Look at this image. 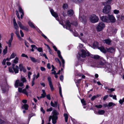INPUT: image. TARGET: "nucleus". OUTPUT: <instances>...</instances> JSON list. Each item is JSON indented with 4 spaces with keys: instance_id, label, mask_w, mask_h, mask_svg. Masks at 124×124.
<instances>
[{
    "instance_id": "nucleus-1",
    "label": "nucleus",
    "mask_w": 124,
    "mask_h": 124,
    "mask_svg": "<svg viewBox=\"0 0 124 124\" xmlns=\"http://www.w3.org/2000/svg\"><path fill=\"white\" fill-rule=\"evenodd\" d=\"M52 114H53V115L50 116L49 117V121L50 122L52 119V123L55 124L56 123V120L58 118L57 116L58 115V113L56 110H54L53 111Z\"/></svg>"
},
{
    "instance_id": "nucleus-2",
    "label": "nucleus",
    "mask_w": 124,
    "mask_h": 124,
    "mask_svg": "<svg viewBox=\"0 0 124 124\" xmlns=\"http://www.w3.org/2000/svg\"><path fill=\"white\" fill-rule=\"evenodd\" d=\"M89 19L90 21L93 23L98 22L99 20L98 17L94 14H93L90 16Z\"/></svg>"
},
{
    "instance_id": "nucleus-3",
    "label": "nucleus",
    "mask_w": 124,
    "mask_h": 124,
    "mask_svg": "<svg viewBox=\"0 0 124 124\" xmlns=\"http://www.w3.org/2000/svg\"><path fill=\"white\" fill-rule=\"evenodd\" d=\"M105 24L102 22H100L98 24L96 29L98 31H100L103 30L105 27Z\"/></svg>"
},
{
    "instance_id": "nucleus-4",
    "label": "nucleus",
    "mask_w": 124,
    "mask_h": 124,
    "mask_svg": "<svg viewBox=\"0 0 124 124\" xmlns=\"http://www.w3.org/2000/svg\"><path fill=\"white\" fill-rule=\"evenodd\" d=\"M81 53H78L79 56L83 58H85L86 56H90V53L87 51H85L84 50H82L81 51Z\"/></svg>"
},
{
    "instance_id": "nucleus-5",
    "label": "nucleus",
    "mask_w": 124,
    "mask_h": 124,
    "mask_svg": "<svg viewBox=\"0 0 124 124\" xmlns=\"http://www.w3.org/2000/svg\"><path fill=\"white\" fill-rule=\"evenodd\" d=\"M111 9V7L110 5H106L103 8V12L106 14H108L110 12Z\"/></svg>"
},
{
    "instance_id": "nucleus-6",
    "label": "nucleus",
    "mask_w": 124,
    "mask_h": 124,
    "mask_svg": "<svg viewBox=\"0 0 124 124\" xmlns=\"http://www.w3.org/2000/svg\"><path fill=\"white\" fill-rule=\"evenodd\" d=\"M14 28L16 29L15 31V33L17 36L18 39L20 41L22 40V39L19 33V29L18 26L14 27Z\"/></svg>"
},
{
    "instance_id": "nucleus-7",
    "label": "nucleus",
    "mask_w": 124,
    "mask_h": 124,
    "mask_svg": "<svg viewBox=\"0 0 124 124\" xmlns=\"http://www.w3.org/2000/svg\"><path fill=\"white\" fill-rule=\"evenodd\" d=\"M100 20L103 22L108 23V16H102L100 17Z\"/></svg>"
},
{
    "instance_id": "nucleus-8",
    "label": "nucleus",
    "mask_w": 124,
    "mask_h": 124,
    "mask_svg": "<svg viewBox=\"0 0 124 124\" xmlns=\"http://www.w3.org/2000/svg\"><path fill=\"white\" fill-rule=\"evenodd\" d=\"M108 23L111 22L114 23L116 21V19L113 15H108Z\"/></svg>"
},
{
    "instance_id": "nucleus-9",
    "label": "nucleus",
    "mask_w": 124,
    "mask_h": 124,
    "mask_svg": "<svg viewBox=\"0 0 124 124\" xmlns=\"http://www.w3.org/2000/svg\"><path fill=\"white\" fill-rule=\"evenodd\" d=\"M23 85V82H20V81L19 80H16L15 82V86L16 88H17L18 86L22 87Z\"/></svg>"
},
{
    "instance_id": "nucleus-10",
    "label": "nucleus",
    "mask_w": 124,
    "mask_h": 124,
    "mask_svg": "<svg viewBox=\"0 0 124 124\" xmlns=\"http://www.w3.org/2000/svg\"><path fill=\"white\" fill-rule=\"evenodd\" d=\"M50 11L52 16L55 17L56 18V20L58 21V19L57 18L58 17V14L54 12V10L50 8Z\"/></svg>"
},
{
    "instance_id": "nucleus-11",
    "label": "nucleus",
    "mask_w": 124,
    "mask_h": 124,
    "mask_svg": "<svg viewBox=\"0 0 124 124\" xmlns=\"http://www.w3.org/2000/svg\"><path fill=\"white\" fill-rule=\"evenodd\" d=\"M17 23L20 29L26 31H28V29L26 27L23 25L20 21H18Z\"/></svg>"
},
{
    "instance_id": "nucleus-12",
    "label": "nucleus",
    "mask_w": 124,
    "mask_h": 124,
    "mask_svg": "<svg viewBox=\"0 0 124 124\" xmlns=\"http://www.w3.org/2000/svg\"><path fill=\"white\" fill-rule=\"evenodd\" d=\"M14 33H12L11 34V38L9 40L8 42H6L7 44L8 45V46L10 47L11 46V43L13 39V37L14 36Z\"/></svg>"
},
{
    "instance_id": "nucleus-13",
    "label": "nucleus",
    "mask_w": 124,
    "mask_h": 124,
    "mask_svg": "<svg viewBox=\"0 0 124 124\" xmlns=\"http://www.w3.org/2000/svg\"><path fill=\"white\" fill-rule=\"evenodd\" d=\"M51 105L53 107H58V108L59 109V105L58 104V103L57 101H54V103L52 101H51L50 103Z\"/></svg>"
},
{
    "instance_id": "nucleus-14",
    "label": "nucleus",
    "mask_w": 124,
    "mask_h": 124,
    "mask_svg": "<svg viewBox=\"0 0 124 124\" xmlns=\"http://www.w3.org/2000/svg\"><path fill=\"white\" fill-rule=\"evenodd\" d=\"M66 25L64 26L63 27L65 28L66 27V28L68 29H69L71 27V24L70 23L68 20H67L65 23Z\"/></svg>"
},
{
    "instance_id": "nucleus-15",
    "label": "nucleus",
    "mask_w": 124,
    "mask_h": 124,
    "mask_svg": "<svg viewBox=\"0 0 124 124\" xmlns=\"http://www.w3.org/2000/svg\"><path fill=\"white\" fill-rule=\"evenodd\" d=\"M19 67L20 71H23L24 72H25L26 71V70L23 67V64H20L19 65Z\"/></svg>"
},
{
    "instance_id": "nucleus-16",
    "label": "nucleus",
    "mask_w": 124,
    "mask_h": 124,
    "mask_svg": "<svg viewBox=\"0 0 124 124\" xmlns=\"http://www.w3.org/2000/svg\"><path fill=\"white\" fill-rule=\"evenodd\" d=\"M19 69V68L18 66L17 65L15 67H13V69L14 70V72H15V74L18 73Z\"/></svg>"
},
{
    "instance_id": "nucleus-17",
    "label": "nucleus",
    "mask_w": 124,
    "mask_h": 124,
    "mask_svg": "<svg viewBox=\"0 0 124 124\" xmlns=\"http://www.w3.org/2000/svg\"><path fill=\"white\" fill-rule=\"evenodd\" d=\"M104 43H106L108 45H109L111 42V41L109 39L103 40L102 41Z\"/></svg>"
},
{
    "instance_id": "nucleus-18",
    "label": "nucleus",
    "mask_w": 124,
    "mask_h": 124,
    "mask_svg": "<svg viewBox=\"0 0 124 124\" xmlns=\"http://www.w3.org/2000/svg\"><path fill=\"white\" fill-rule=\"evenodd\" d=\"M92 58L95 59H98L99 58L101 59L102 58L100 57L97 55H92L91 56Z\"/></svg>"
},
{
    "instance_id": "nucleus-19",
    "label": "nucleus",
    "mask_w": 124,
    "mask_h": 124,
    "mask_svg": "<svg viewBox=\"0 0 124 124\" xmlns=\"http://www.w3.org/2000/svg\"><path fill=\"white\" fill-rule=\"evenodd\" d=\"M67 13L68 15L70 16L72 15L74 13V12L72 10H69L68 11Z\"/></svg>"
},
{
    "instance_id": "nucleus-20",
    "label": "nucleus",
    "mask_w": 124,
    "mask_h": 124,
    "mask_svg": "<svg viewBox=\"0 0 124 124\" xmlns=\"http://www.w3.org/2000/svg\"><path fill=\"white\" fill-rule=\"evenodd\" d=\"M105 113V111L104 110H100L98 111V113L100 115H103Z\"/></svg>"
},
{
    "instance_id": "nucleus-21",
    "label": "nucleus",
    "mask_w": 124,
    "mask_h": 124,
    "mask_svg": "<svg viewBox=\"0 0 124 124\" xmlns=\"http://www.w3.org/2000/svg\"><path fill=\"white\" fill-rule=\"evenodd\" d=\"M107 51L110 53H112L114 52L115 50L114 48L112 47H110L107 50Z\"/></svg>"
},
{
    "instance_id": "nucleus-22",
    "label": "nucleus",
    "mask_w": 124,
    "mask_h": 124,
    "mask_svg": "<svg viewBox=\"0 0 124 124\" xmlns=\"http://www.w3.org/2000/svg\"><path fill=\"white\" fill-rule=\"evenodd\" d=\"M28 105L26 104H24L22 107V108L23 109H24L25 110H27L28 109Z\"/></svg>"
},
{
    "instance_id": "nucleus-23",
    "label": "nucleus",
    "mask_w": 124,
    "mask_h": 124,
    "mask_svg": "<svg viewBox=\"0 0 124 124\" xmlns=\"http://www.w3.org/2000/svg\"><path fill=\"white\" fill-rule=\"evenodd\" d=\"M29 26L32 28L36 29V27L34 25L33 23L31 21H29L28 23Z\"/></svg>"
},
{
    "instance_id": "nucleus-24",
    "label": "nucleus",
    "mask_w": 124,
    "mask_h": 124,
    "mask_svg": "<svg viewBox=\"0 0 124 124\" xmlns=\"http://www.w3.org/2000/svg\"><path fill=\"white\" fill-rule=\"evenodd\" d=\"M19 59V58L17 57H16L13 60V63L15 64H16L18 62Z\"/></svg>"
},
{
    "instance_id": "nucleus-25",
    "label": "nucleus",
    "mask_w": 124,
    "mask_h": 124,
    "mask_svg": "<svg viewBox=\"0 0 124 124\" xmlns=\"http://www.w3.org/2000/svg\"><path fill=\"white\" fill-rule=\"evenodd\" d=\"M98 42L96 41L94 42L93 44V46L94 48L96 47H98Z\"/></svg>"
},
{
    "instance_id": "nucleus-26",
    "label": "nucleus",
    "mask_w": 124,
    "mask_h": 124,
    "mask_svg": "<svg viewBox=\"0 0 124 124\" xmlns=\"http://www.w3.org/2000/svg\"><path fill=\"white\" fill-rule=\"evenodd\" d=\"M30 58L31 61L33 62H37V60L36 59L31 56L30 57Z\"/></svg>"
},
{
    "instance_id": "nucleus-27",
    "label": "nucleus",
    "mask_w": 124,
    "mask_h": 124,
    "mask_svg": "<svg viewBox=\"0 0 124 124\" xmlns=\"http://www.w3.org/2000/svg\"><path fill=\"white\" fill-rule=\"evenodd\" d=\"M64 116L65 117V121L66 122H67L68 121V115L66 113L64 114Z\"/></svg>"
},
{
    "instance_id": "nucleus-28",
    "label": "nucleus",
    "mask_w": 124,
    "mask_h": 124,
    "mask_svg": "<svg viewBox=\"0 0 124 124\" xmlns=\"http://www.w3.org/2000/svg\"><path fill=\"white\" fill-rule=\"evenodd\" d=\"M16 55V54L14 53H12L10 56V59H13L14 58Z\"/></svg>"
},
{
    "instance_id": "nucleus-29",
    "label": "nucleus",
    "mask_w": 124,
    "mask_h": 124,
    "mask_svg": "<svg viewBox=\"0 0 124 124\" xmlns=\"http://www.w3.org/2000/svg\"><path fill=\"white\" fill-rule=\"evenodd\" d=\"M112 0H107L106 2L104 3L103 4L104 5H105L107 4H110Z\"/></svg>"
},
{
    "instance_id": "nucleus-30",
    "label": "nucleus",
    "mask_w": 124,
    "mask_h": 124,
    "mask_svg": "<svg viewBox=\"0 0 124 124\" xmlns=\"http://www.w3.org/2000/svg\"><path fill=\"white\" fill-rule=\"evenodd\" d=\"M22 93L24 94L27 96L28 95V92L26 91V89H24L23 90Z\"/></svg>"
},
{
    "instance_id": "nucleus-31",
    "label": "nucleus",
    "mask_w": 124,
    "mask_h": 124,
    "mask_svg": "<svg viewBox=\"0 0 124 124\" xmlns=\"http://www.w3.org/2000/svg\"><path fill=\"white\" fill-rule=\"evenodd\" d=\"M99 48L101 52L103 53H105V50L103 47H99Z\"/></svg>"
},
{
    "instance_id": "nucleus-32",
    "label": "nucleus",
    "mask_w": 124,
    "mask_h": 124,
    "mask_svg": "<svg viewBox=\"0 0 124 124\" xmlns=\"http://www.w3.org/2000/svg\"><path fill=\"white\" fill-rule=\"evenodd\" d=\"M116 105L115 104L112 102H110L108 103V106L109 107H111L112 106H114Z\"/></svg>"
},
{
    "instance_id": "nucleus-33",
    "label": "nucleus",
    "mask_w": 124,
    "mask_h": 124,
    "mask_svg": "<svg viewBox=\"0 0 124 124\" xmlns=\"http://www.w3.org/2000/svg\"><path fill=\"white\" fill-rule=\"evenodd\" d=\"M103 62L101 61L99 62V64L101 65H103L105 63V61L103 59Z\"/></svg>"
},
{
    "instance_id": "nucleus-34",
    "label": "nucleus",
    "mask_w": 124,
    "mask_h": 124,
    "mask_svg": "<svg viewBox=\"0 0 124 124\" xmlns=\"http://www.w3.org/2000/svg\"><path fill=\"white\" fill-rule=\"evenodd\" d=\"M13 24L14 27L18 26L17 23L16 22V19H13Z\"/></svg>"
},
{
    "instance_id": "nucleus-35",
    "label": "nucleus",
    "mask_w": 124,
    "mask_h": 124,
    "mask_svg": "<svg viewBox=\"0 0 124 124\" xmlns=\"http://www.w3.org/2000/svg\"><path fill=\"white\" fill-rule=\"evenodd\" d=\"M34 77L33 78L32 82V86H33L34 85V83H35L34 81H35V75H34Z\"/></svg>"
},
{
    "instance_id": "nucleus-36",
    "label": "nucleus",
    "mask_w": 124,
    "mask_h": 124,
    "mask_svg": "<svg viewBox=\"0 0 124 124\" xmlns=\"http://www.w3.org/2000/svg\"><path fill=\"white\" fill-rule=\"evenodd\" d=\"M7 47L6 46L4 50L3 51L4 55H5L6 54L7 52Z\"/></svg>"
},
{
    "instance_id": "nucleus-37",
    "label": "nucleus",
    "mask_w": 124,
    "mask_h": 124,
    "mask_svg": "<svg viewBox=\"0 0 124 124\" xmlns=\"http://www.w3.org/2000/svg\"><path fill=\"white\" fill-rule=\"evenodd\" d=\"M57 53L58 54V56L60 58H62V56H61V52L59 50H57Z\"/></svg>"
},
{
    "instance_id": "nucleus-38",
    "label": "nucleus",
    "mask_w": 124,
    "mask_h": 124,
    "mask_svg": "<svg viewBox=\"0 0 124 124\" xmlns=\"http://www.w3.org/2000/svg\"><path fill=\"white\" fill-rule=\"evenodd\" d=\"M59 94L61 97H62V89L61 87H59Z\"/></svg>"
},
{
    "instance_id": "nucleus-39",
    "label": "nucleus",
    "mask_w": 124,
    "mask_h": 124,
    "mask_svg": "<svg viewBox=\"0 0 124 124\" xmlns=\"http://www.w3.org/2000/svg\"><path fill=\"white\" fill-rule=\"evenodd\" d=\"M2 90L4 92L6 91V86L4 85H2L1 86Z\"/></svg>"
},
{
    "instance_id": "nucleus-40",
    "label": "nucleus",
    "mask_w": 124,
    "mask_h": 124,
    "mask_svg": "<svg viewBox=\"0 0 124 124\" xmlns=\"http://www.w3.org/2000/svg\"><path fill=\"white\" fill-rule=\"evenodd\" d=\"M49 85L50 86V88H51V90L52 91L54 89V88L53 87V86L52 85V83H49Z\"/></svg>"
},
{
    "instance_id": "nucleus-41",
    "label": "nucleus",
    "mask_w": 124,
    "mask_h": 124,
    "mask_svg": "<svg viewBox=\"0 0 124 124\" xmlns=\"http://www.w3.org/2000/svg\"><path fill=\"white\" fill-rule=\"evenodd\" d=\"M49 85L50 86V88H51V90L52 91L54 89V88L53 87V86L52 85V83H49Z\"/></svg>"
},
{
    "instance_id": "nucleus-42",
    "label": "nucleus",
    "mask_w": 124,
    "mask_h": 124,
    "mask_svg": "<svg viewBox=\"0 0 124 124\" xmlns=\"http://www.w3.org/2000/svg\"><path fill=\"white\" fill-rule=\"evenodd\" d=\"M68 7V5L67 4H64L63 6V9H67Z\"/></svg>"
},
{
    "instance_id": "nucleus-43",
    "label": "nucleus",
    "mask_w": 124,
    "mask_h": 124,
    "mask_svg": "<svg viewBox=\"0 0 124 124\" xmlns=\"http://www.w3.org/2000/svg\"><path fill=\"white\" fill-rule=\"evenodd\" d=\"M8 69L9 72L12 73H14V71L11 67L9 68Z\"/></svg>"
},
{
    "instance_id": "nucleus-44",
    "label": "nucleus",
    "mask_w": 124,
    "mask_h": 124,
    "mask_svg": "<svg viewBox=\"0 0 124 124\" xmlns=\"http://www.w3.org/2000/svg\"><path fill=\"white\" fill-rule=\"evenodd\" d=\"M81 101L82 104L84 105H86L85 101L84 99H82L81 100Z\"/></svg>"
},
{
    "instance_id": "nucleus-45",
    "label": "nucleus",
    "mask_w": 124,
    "mask_h": 124,
    "mask_svg": "<svg viewBox=\"0 0 124 124\" xmlns=\"http://www.w3.org/2000/svg\"><path fill=\"white\" fill-rule=\"evenodd\" d=\"M19 12L20 13H24L23 10L21 8L19 7L18 9Z\"/></svg>"
},
{
    "instance_id": "nucleus-46",
    "label": "nucleus",
    "mask_w": 124,
    "mask_h": 124,
    "mask_svg": "<svg viewBox=\"0 0 124 124\" xmlns=\"http://www.w3.org/2000/svg\"><path fill=\"white\" fill-rule=\"evenodd\" d=\"M55 60L57 62H58L59 64L60 65V66H61V63L59 59L58 58H56Z\"/></svg>"
},
{
    "instance_id": "nucleus-47",
    "label": "nucleus",
    "mask_w": 124,
    "mask_h": 124,
    "mask_svg": "<svg viewBox=\"0 0 124 124\" xmlns=\"http://www.w3.org/2000/svg\"><path fill=\"white\" fill-rule=\"evenodd\" d=\"M102 106L101 105H96L95 106V107L98 108H101Z\"/></svg>"
},
{
    "instance_id": "nucleus-48",
    "label": "nucleus",
    "mask_w": 124,
    "mask_h": 124,
    "mask_svg": "<svg viewBox=\"0 0 124 124\" xmlns=\"http://www.w3.org/2000/svg\"><path fill=\"white\" fill-rule=\"evenodd\" d=\"M81 80V79H79L78 80H76V81H75V82L76 83V85H77V87H78V86L77 84H78L80 82Z\"/></svg>"
},
{
    "instance_id": "nucleus-49",
    "label": "nucleus",
    "mask_w": 124,
    "mask_h": 124,
    "mask_svg": "<svg viewBox=\"0 0 124 124\" xmlns=\"http://www.w3.org/2000/svg\"><path fill=\"white\" fill-rule=\"evenodd\" d=\"M124 102V98L119 100V102L120 104H122Z\"/></svg>"
},
{
    "instance_id": "nucleus-50",
    "label": "nucleus",
    "mask_w": 124,
    "mask_h": 124,
    "mask_svg": "<svg viewBox=\"0 0 124 124\" xmlns=\"http://www.w3.org/2000/svg\"><path fill=\"white\" fill-rule=\"evenodd\" d=\"M47 79L48 81L49 84L52 83L51 78L50 77H48L47 78Z\"/></svg>"
},
{
    "instance_id": "nucleus-51",
    "label": "nucleus",
    "mask_w": 124,
    "mask_h": 124,
    "mask_svg": "<svg viewBox=\"0 0 124 124\" xmlns=\"http://www.w3.org/2000/svg\"><path fill=\"white\" fill-rule=\"evenodd\" d=\"M79 17L80 20H83V18H84V16H83V17H82L81 16V14H80V13H79Z\"/></svg>"
},
{
    "instance_id": "nucleus-52",
    "label": "nucleus",
    "mask_w": 124,
    "mask_h": 124,
    "mask_svg": "<svg viewBox=\"0 0 124 124\" xmlns=\"http://www.w3.org/2000/svg\"><path fill=\"white\" fill-rule=\"evenodd\" d=\"M20 33L22 37H23L24 36L23 33L21 30H20Z\"/></svg>"
},
{
    "instance_id": "nucleus-53",
    "label": "nucleus",
    "mask_w": 124,
    "mask_h": 124,
    "mask_svg": "<svg viewBox=\"0 0 124 124\" xmlns=\"http://www.w3.org/2000/svg\"><path fill=\"white\" fill-rule=\"evenodd\" d=\"M96 98L97 96H96V95H94L91 98V100L92 101H93Z\"/></svg>"
},
{
    "instance_id": "nucleus-54",
    "label": "nucleus",
    "mask_w": 124,
    "mask_h": 124,
    "mask_svg": "<svg viewBox=\"0 0 124 124\" xmlns=\"http://www.w3.org/2000/svg\"><path fill=\"white\" fill-rule=\"evenodd\" d=\"M21 56L22 57H25L27 58H28V56L27 55L24 54H22Z\"/></svg>"
},
{
    "instance_id": "nucleus-55",
    "label": "nucleus",
    "mask_w": 124,
    "mask_h": 124,
    "mask_svg": "<svg viewBox=\"0 0 124 124\" xmlns=\"http://www.w3.org/2000/svg\"><path fill=\"white\" fill-rule=\"evenodd\" d=\"M21 81H22L23 83H24V82H26V80L25 78H21Z\"/></svg>"
},
{
    "instance_id": "nucleus-56",
    "label": "nucleus",
    "mask_w": 124,
    "mask_h": 124,
    "mask_svg": "<svg viewBox=\"0 0 124 124\" xmlns=\"http://www.w3.org/2000/svg\"><path fill=\"white\" fill-rule=\"evenodd\" d=\"M114 13L116 14H118L119 13V11L117 10H114Z\"/></svg>"
},
{
    "instance_id": "nucleus-57",
    "label": "nucleus",
    "mask_w": 124,
    "mask_h": 124,
    "mask_svg": "<svg viewBox=\"0 0 124 124\" xmlns=\"http://www.w3.org/2000/svg\"><path fill=\"white\" fill-rule=\"evenodd\" d=\"M108 90L110 91V92H109L110 93H111V92H113V91H115V89L113 88H111L110 89L109 88H108Z\"/></svg>"
},
{
    "instance_id": "nucleus-58",
    "label": "nucleus",
    "mask_w": 124,
    "mask_h": 124,
    "mask_svg": "<svg viewBox=\"0 0 124 124\" xmlns=\"http://www.w3.org/2000/svg\"><path fill=\"white\" fill-rule=\"evenodd\" d=\"M72 24L75 26H77L78 25V23L77 21L73 22Z\"/></svg>"
},
{
    "instance_id": "nucleus-59",
    "label": "nucleus",
    "mask_w": 124,
    "mask_h": 124,
    "mask_svg": "<svg viewBox=\"0 0 124 124\" xmlns=\"http://www.w3.org/2000/svg\"><path fill=\"white\" fill-rule=\"evenodd\" d=\"M74 2H81L83 1V0H73Z\"/></svg>"
},
{
    "instance_id": "nucleus-60",
    "label": "nucleus",
    "mask_w": 124,
    "mask_h": 124,
    "mask_svg": "<svg viewBox=\"0 0 124 124\" xmlns=\"http://www.w3.org/2000/svg\"><path fill=\"white\" fill-rule=\"evenodd\" d=\"M16 14L17 15V17L19 19H20V18L19 15V14L18 12V11L17 10H16Z\"/></svg>"
},
{
    "instance_id": "nucleus-61",
    "label": "nucleus",
    "mask_w": 124,
    "mask_h": 124,
    "mask_svg": "<svg viewBox=\"0 0 124 124\" xmlns=\"http://www.w3.org/2000/svg\"><path fill=\"white\" fill-rule=\"evenodd\" d=\"M38 51L39 52H43L42 49L41 48H39L37 49Z\"/></svg>"
},
{
    "instance_id": "nucleus-62",
    "label": "nucleus",
    "mask_w": 124,
    "mask_h": 124,
    "mask_svg": "<svg viewBox=\"0 0 124 124\" xmlns=\"http://www.w3.org/2000/svg\"><path fill=\"white\" fill-rule=\"evenodd\" d=\"M31 46L32 48L33 49H37V47L35 45H32Z\"/></svg>"
},
{
    "instance_id": "nucleus-63",
    "label": "nucleus",
    "mask_w": 124,
    "mask_h": 124,
    "mask_svg": "<svg viewBox=\"0 0 124 124\" xmlns=\"http://www.w3.org/2000/svg\"><path fill=\"white\" fill-rule=\"evenodd\" d=\"M108 97V95H106L104 96L103 98V99L104 101H105Z\"/></svg>"
},
{
    "instance_id": "nucleus-64",
    "label": "nucleus",
    "mask_w": 124,
    "mask_h": 124,
    "mask_svg": "<svg viewBox=\"0 0 124 124\" xmlns=\"http://www.w3.org/2000/svg\"><path fill=\"white\" fill-rule=\"evenodd\" d=\"M6 60L5 59H4L3 60V61L2 62V64L4 65H5L6 64Z\"/></svg>"
}]
</instances>
